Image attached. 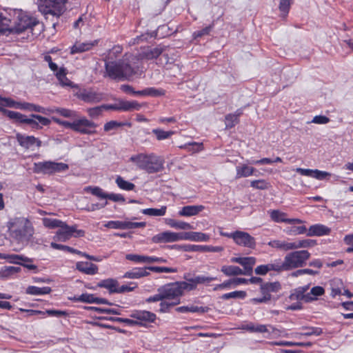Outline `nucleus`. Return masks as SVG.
<instances>
[{"instance_id": "nucleus-1", "label": "nucleus", "mask_w": 353, "mask_h": 353, "mask_svg": "<svg viewBox=\"0 0 353 353\" xmlns=\"http://www.w3.org/2000/svg\"><path fill=\"white\" fill-rule=\"evenodd\" d=\"M130 161L148 174L161 172L164 169V160L154 153L134 155L130 157Z\"/></svg>"}, {"instance_id": "nucleus-2", "label": "nucleus", "mask_w": 353, "mask_h": 353, "mask_svg": "<svg viewBox=\"0 0 353 353\" xmlns=\"http://www.w3.org/2000/svg\"><path fill=\"white\" fill-rule=\"evenodd\" d=\"M10 235L18 243H28L34 233L30 221L24 217L15 218L10 223Z\"/></svg>"}, {"instance_id": "nucleus-3", "label": "nucleus", "mask_w": 353, "mask_h": 353, "mask_svg": "<svg viewBox=\"0 0 353 353\" xmlns=\"http://www.w3.org/2000/svg\"><path fill=\"white\" fill-rule=\"evenodd\" d=\"M107 75L114 80L129 79L137 73L138 68H133L124 61H106L105 63Z\"/></svg>"}, {"instance_id": "nucleus-4", "label": "nucleus", "mask_w": 353, "mask_h": 353, "mask_svg": "<svg viewBox=\"0 0 353 353\" xmlns=\"http://www.w3.org/2000/svg\"><path fill=\"white\" fill-rule=\"evenodd\" d=\"M310 257V253L305 250H295L287 254L282 261L278 259L281 272L290 271L296 268H303L306 265Z\"/></svg>"}, {"instance_id": "nucleus-5", "label": "nucleus", "mask_w": 353, "mask_h": 353, "mask_svg": "<svg viewBox=\"0 0 353 353\" xmlns=\"http://www.w3.org/2000/svg\"><path fill=\"white\" fill-rule=\"evenodd\" d=\"M43 26L36 19L26 14H19L12 26L13 34H20L30 31L32 36L37 37L42 30Z\"/></svg>"}, {"instance_id": "nucleus-6", "label": "nucleus", "mask_w": 353, "mask_h": 353, "mask_svg": "<svg viewBox=\"0 0 353 353\" xmlns=\"http://www.w3.org/2000/svg\"><path fill=\"white\" fill-rule=\"evenodd\" d=\"M160 290L164 301L163 304H165V309L180 303V297L183 294L179 285V282L165 284L160 287Z\"/></svg>"}, {"instance_id": "nucleus-7", "label": "nucleus", "mask_w": 353, "mask_h": 353, "mask_svg": "<svg viewBox=\"0 0 353 353\" xmlns=\"http://www.w3.org/2000/svg\"><path fill=\"white\" fill-rule=\"evenodd\" d=\"M67 0H37L38 10L43 14H52L59 17L65 10Z\"/></svg>"}, {"instance_id": "nucleus-8", "label": "nucleus", "mask_w": 353, "mask_h": 353, "mask_svg": "<svg viewBox=\"0 0 353 353\" xmlns=\"http://www.w3.org/2000/svg\"><path fill=\"white\" fill-rule=\"evenodd\" d=\"M68 169V165L65 163L48 161L34 163L33 172L37 174H52L56 172L66 171Z\"/></svg>"}, {"instance_id": "nucleus-9", "label": "nucleus", "mask_w": 353, "mask_h": 353, "mask_svg": "<svg viewBox=\"0 0 353 353\" xmlns=\"http://www.w3.org/2000/svg\"><path fill=\"white\" fill-rule=\"evenodd\" d=\"M85 232L83 230H78L77 225H68L64 222L62 227H61L56 232L54 239L62 242H65L72 236L83 237L85 236Z\"/></svg>"}, {"instance_id": "nucleus-10", "label": "nucleus", "mask_w": 353, "mask_h": 353, "mask_svg": "<svg viewBox=\"0 0 353 353\" xmlns=\"http://www.w3.org/2000/svg\"><path fill=\"white\" fill-rule=\"evenodd\" d=\"M184 279L186 281H178L183 294L184 290H194L199 284L210 283L216 279V277L205 276L203 275H198L192 278H189L188 275H185Z\"/></svg>"}, {"instance_id": "nucleus-11", "label": "nucleus", "mask_w": 353, "mask_h": 353, "mask_svg": "<svg viewBox=\"0 0 353 353\" xmlns=\"http://www.w3.org/2000/svg\"><path fill=\"white\" fill-rule=\"evenodd\" d=\"M281 289L279 281L263 283L260 286L262 297L254 298L251 301L254 303H265L271 299V292H278Z\"/></svg>"}, {"instance_id": "nucleus-12", "label": "nucleus", "mask_w": 353, "mask_h": 353, "mask_svg": "<svg viewBox=\"0 0 353 353\" xmlns=\"http://www.w3.org/2000/svg\"><path fill=\"white\" fill-rule=\"evenodd\" d=\"M87 192H90L100 199H109L114 202L121 201L125 202V197L121 194L106 193L102 188L98 186H87L84 188Z\"/></svg>"}, {"instance_id": "nucleus-13", "label": "nucleus", "mask_w": 353, "mask_h": 353, "mask_svg": "<svg viewBox=\"0 0 353 353\" xmlns=\"http://www.w3.org/2000/svg\"><path fill=\"white\" fill-rule=\"evenodd\" d=\"M183 240V232H174L165 231L154 235L152 238V241L154 243H172Z\"/></svg>"}, {"instance_id": "nucleus-14", "label": "nucleus", "mask_w": 353, "mask_h": 353, "mask_svg": "<svg viewBox=\"0 0 353 353\" xmlns=\"http://www.w3.org/2000/svg\"><path fill=\"white\" fill-rule=\"evenodd\" d=\"M145 222H132L129 221H110L105 224V227L112 229L129 230L139 228H144Z\"/></svg>"}, {"instance_id": "nucleus-15", "label": "nucleus", "mask_w": 353, "mask_h": 353, "mask_svg": "<svg viewBox=\"0 0 353 353\" xmlns=\"http://www.w3.org/2000/svg\"><path fill=\"white\" fill-rule=\"evenodd\" d=\"M234 241L239 245L254 249L256 247L255 239L249 233L243 231H235Z\"/></svg>"}, {"instance_id": "nucleus-16", "label": "nucleus", "mask_w": 353, "mask_h": 353, "mask_svg": "<svg viewBox=\"0 0 353 353\" xmlns=\"http://www.w3.org/2000/svg\"><path fill=\"white\" fill-rule=\"evenodd\" d=\"M97 124L86 118H82L77 120V126L74 131L83 134H93L96 133L94 130Z\"/></svg>"}, {"instance_id": "nucleus-17", "label": "nucleus", "mask_w": 353, "mask_h": 353, "mask_svg": "<svg viewBox=\"0 0 353 353\" xmlns=\"http://www.w3.org/2000/svg\"><path fill=\"white\" fill-rule=\"evenodd\" d=\"M182 248L183 250L185 252H219L223 250V248L222 246L212 245L185 244Z\"/></svg>"}, {"instance_id": "nucleus-18", "label": "nucleus", "mask_w": 353, "mask_h": 353, "mask_svg": "<svg viewBox=\"0 0 353 353\" xmlns=\"http://www.w3.org/2000/svg\"><path fill=\"white\" fill-rule=\"evenodd\" d=\"M16 139L19 144L26 149H28L34 145H36L37 148H40L42 144L41 141L34 136H28L17 133L16 134Z\"/></svg>"}, {"instance_id": "nucleus-19", "label": "nucleus", "mask_w": 353, "mask_h": 353, "mask_svg": "<svg viewBox=\"0 0 353 353\" xmlns=\"http://www.w3.org/2000/svg\"><path fill=\"white\" fill-rule=\"evenodd\" d=\"M296 172L303 176H307L312 178H314L318 180H323L327 176H330L331 175L330 173L321 171L319 170H311V169H305L301 168H298L296 169Z\"/></svg>"}, {"instance_id": "nucleus-20", "label": "nucleus", "mask_w": 353, "mask_h": 353, "mask_svg": "<svg viewBox=\"0 0 353 353\" xmlns=\"http://www.w3.org/2000/svg\"><path fill=\"white\" fill-rule=\"evenodd\" d=\"M78 97L86 103H99L103 99V94L83 90L79 92Z\"/></svg>"}, {"instance_id": "nucleus-21", "label": "nucleus", "mask_w": 353, "mask_h": 353, "mask_svg": "<svg viewBox=\"0 0 353 353\" xmlns=\"http://www.w3.org/2000/svg\"><path fill=\"white\" fill-rule=\"evenodd\" d=\"M77 301L83 303H95L97 305H112V304L108 301L106 299L104 298H99L95 296L94 294H82L81 296H79L77 299Z\"/></svg>"}, {"instance_id": "nucleus-22", "label": "nucleus", "mask_w": 353, "mask_h": 353, "mask_svg": "<svg viewBox=\"0 0 353 353\" xmlns=\"http://www.w3.org/2000/svg\"><path fill=\"white\" fill-rule=\"evenodd\" d=\"M308 290V285L299 287L293 290L290 298L293 301H302L305 303H310V298L307 294Z\"/></svg>"}, {"instance_id": "nucleus-23", "label": "nucleus", "mask_w": 353, "mask_h": 353, "mask_svg": "<svg viewBox=\"0 0 353 353\" xmlns=\"http://www.w3.org/2000/svg\"><path fill=\"white\" fill-rule=\"evenodd\" d=\"M331 230L322 224H314L311 225L307 231V236H321L330 234Z\"/></svg>"}, {"instance_id": "nucleus-24", "label": "nucleus", "mask_w": 353, "mask_h": 353, "mask_svg": "<svg viewBox=\"0 0 353 353\" xmlns=\"http://www.w3.org/2000/svg\"><path fill=\"white\" fill-rule=\"evenodd\" d=\"M76 268L79 272L88 275H94L98 272V266L90 262L79 261L76 263Z\"/></svg>"}, {"instance_id": "nucleus-25", "label": "nucleus", "mask_w": 353, "mask_h": 353, "mask_svg": "<svg viewBox=\"0 0 353 353\" xmlns=\"http://www.w3.org/2000/svg\"><path fill=\"white\" fill-rule=\"evenodd\" d=\"M98 44V40L86 42H76L71 48V54L81 53L91 50L94 46Z\"/></svg>"}, {"instance_id": "nucleus-26", "label": "nucleus", "mask_w": 353, "mask_h": 353, "mask_svg": "<svg viewBox=\"0 0 353 353\" xmlns=\"http://www.w3.org/2000/svg\"><path fill=\"white\" fill-rule=\"evenodd\" d=\"M272 270L278 272H281L278 259L275 260L274 263L257 266L254 270V272L258 275H265L269 271Z\"/></svg>"}, {"instance_id": "nucleus-27", "label": "nucleus", "mask_w": 353, "mask_h": 353, "mask_svg": "<svg viewBox=\"0 0 353 353\" xmlns=\"http://www.w3.org/2000/svg\"><path fill=\"white\" fill-rule=\"evenodd\" d=\"M7 113V117L10 119L14 120L17 123H26L29 125L32 124L34 119L28 118L26 115L15 111H6Z\"/></svg>"}, {"instance_id": "nucleus-28", "label": "nucleus", "mask_w": 353, "mask_h": 353, "mask_svg": "<svg viewBox=\"0 0 353 353\" xmlns=\"http://www.w3.org/2000/svg\"><path fill=\"white\" fill-rule=\"evenodd\" d=\"M165 46H158L154 48H148L145 50L141 53V56L143 59L152 60L158 58L165 51Z\"/></svg>"}, {"instance_id": "nucleus-29", "label": "nucleus", "mask_w": 353, "mask_h": 353, "mask_svg": "<svg viewBox=\"0 0 353 353\" xmlns=\"http://www.w3.org/2000/svg\"><path fill=\"white\" fill-rule=\"evenodd\" d=\"M183 240H190L197 242H207L210 240V236L203 232H183Z\"/></svg>"}, {"instance_id": "nucleus-30", "label": "nucleus", "mask_w": 353, "mask_h": 353, "mask_svg": "<svg viewBox=\"0 0 353 353\" xmlns=\"http://www.w3.org/2000/svg\"><path fill=\"white\" fill-rule=\"evenodd\" d=\"M17 108H20L21 110H26L32 111V112H37L42 113L44 114H49V111H50V108H46L41 105H36V104L31 103H27V102L17 103Z\"/></svg>"}, {"instance_id": "nucleus-31", "label": "nucleus", "mask_w": 353, "mask_h": 353, "mask_svg": "<svg viewBox=\"0 0 353 353\" xmlns=\"http://www.w3.org/2000/svg\"><path fill=\"white\" fill-rule=\"evenodd\" d=\"M205 207L199 205H185L179 211V215L181 216H192L198 214L203 211Z\"/></svg>"}, {"instance_id": "nucleus-32", "label": "nucleus", "mask_w": 353, "mask_h": 353, "mask_svg": "<svg viewBox=\"0 0 353 353\" xmlns=\"http://www.w3.org/2000/svg\"><path fill=\"white\" fill-rule=\"evenodd\" d=\"M119 282L114 279H107L101 280L97 285L98 288H105L108 290L109 293L114 294L117 293V288H118Z\"/></svg>"}, {"instance_id": "nucleus-33", "label": "nucleus", "mask_w": 353, "mask_h": 353, "mask_svg": "<svg viewBox=\"0 0 353 353\" xmlns=\"http://www.w3.org/2000/svg\"><path fill=\"white\" fill-rule=\"evenodd\" d=\"M30 117L34 119L32 124L30 125V127L33 130L41 129L42 126H48L51 123L49 119L39 114H32Z\"/></svg>"}, {"instance_id": "nucleus-34", "label": "nucleus", "mask_w": 353, "mask_h": 353, "mask_svg": "<svg viewBox=\"0 0 353 353\" xmlns=\"http://www.w3.org/2000/svg\"><path fill=\"white\" fill-rule=\"evenodd\" d=\"M147 270L148 267L135 268L130 271L126 272L123 276V277L128 279H139L143 276H146L150 274Z\"/></svg>"}, {"instance_id": "nucleus-35", "label": "nucleus", "mask_w": 353, "mask_h": 353, "mask_svg": "<svg viewBox=\"0 0 353 353\" xmlns=\"http://www.w3.org/2000/svg\"><path fill=\"white\" fill-rule=\"evenodd\" d=\"M23 312H30L29 315L35 314H47L49 316L62 317L68 316L70 314L66 310H22Z\"/></svg>"}, {"instance_id": "nucleus-36", "label": "nucleus", "mask_w": 353, "mask_h": 353, "mask_svg": "<svg viewBox=\"0 0 353 353\" xmlns=\"http://www.w3.org/2000/svg\"><path fill=\"white\" fill-rule=\"evenodd\" d=\"M238 328L247 330L250 332L264 333L268 332V329L265 325L255 324L252 322L243 323Z\"/></svg>"}, {"instance_id": "nucleus-37", "label": "nucleus", "mask_w": 353, "mask_h": 353, "mask_svg": "<svg viewBox=\"0 0 353 353\" xmlns=\"http://www.w3.org/2000/svg\"><path fill=\"white\" fill-rule=\"evenodd\" d=\"M0 259H7L10 263H15V264H20L21 261L23 262H32L33 260L30 258L23 256L22 255H18V254H2L0 253Z\"/></svg>"}, {"instance_id": "nucleus-38", "label": "nucleus", "mask_w": 353, "mask_h": 353, "mask_svg": "<svg viewBox=\"0 0 353 353\" xmlns=\"http://www.w3.org/2000/svg\"><path fill=\"white\" fill-rule=\"evenodd\" d=\"M317 244L316 240L314 239H303L295 242H291L292 250L299 248H307L315 246Z\"/></svg>"}, {"instance_id": "nucleus-39", "label": "nucleus", "mask_w": 353, "mask_h": 353, "mask_svg": "<svg viewBox=\"0 0 353 353\" xmlns=\"http://www.w3.org/2000/svg\"><path fill=\"white\" fill-rule=\"evenodd\" d=\"M120 111L139 110L141 105L137 101H120Z\"/></svg>"}, {"instance_id": "nucleus-40", "label": "nucleus", "mask_w": 353, "mask_h": 353, "mask_svg": "<svg viewBox=\"0 0 353 353\" xmlns=\"http://www.w3.org/2000/svg\"><path fill=\"white\" fill-rule=\"evenodd\" d=\"M302 330L304 332L296 333V335L299 338L301 336H320L323 334V330L318 327H303Z\"/></svg>"}, {"instance_id": "nucleus-41", "label": "nucleus", "mask_w": 353, "mask_h": 353, "mask_svg": "<svg viewBox=\"0 0 353 353\" xmlns=\"http://www.w3.org/2000/svg\"><path fill=\"white\" fill-rule=\"evenodd\" d=\"M10 20L0 14V33L3 34H13L12 26H10Z\"/></svg>"}, {"instance_id": "nucleus-42", "label": "nucleus", "mask_w": 353, "mask_h": 353, "mask_svg": "<svg viewBox=\"0 0 353 353\" xmlns=\"http://www.w3.org/2000/svg\"><path fill=\"white\" fill-rule=\"evenodd\" d=\"M165 223L170 225L171 228H175V229H180V230H191L192 229V225H191L190 223L181 221H176L173 219H167L165 220Z\"/></svg>"}, {"instance_id": "nucleus-43", "label": "nucleus", "mask_w": 353, "mask_h": 353, "mask_svg": "<svg viewBox=\"0 0 353 353\" xmlns=\"http://www.w3.org/2000/svg\"><path fill=\"white\" fill-rule=\"evenodd\" d=\"M52 291V289L50 287H43L39 288L37 286H28L26 290V292L28 294H32V295H41V294H48L50 293Z\"/></svg>"}, {"instance_id": "nucleus-44", "label": "nucleus", "mask_w": 353, "mask_h": 353, "mask_svg": "<svg viewBox=\"0 0 353 353\" xmlns=\"http://www.w3.org/2000/svg\"><path fill=\"white\" fill-rule=\"evenodd\" d=\"M17 102H15L10 98L2 97L0 96V111L5 115L7 116V113L6 111H9L8 110L5 109V107L9 108H17Z\"/></svg>"}, {"instance_id": "nucleus-45", "label": "nucleus", "mask_w": 353, "mask_h": 353, "mask_svg": "<svg viewBox=\"0 0 353 353\" xmlns=\"http://www.w3.org/2000/svg\"><path fill=\"white\" fill-rule=\"evenodd\" d=\"M270 218L276 223H286L288 218L285 212H281L279 210H272L268 212Z\"/></svg>"}, {"instance_id": "nucleus-46", "label": "nucleus", "mask_w": 353, "mask_h": 353, "mask_svg": "<svg viewBox=\"0 0 353 353\" xmlns=\"http://www.w3.org/2000/svg\"><path fill=\"white\" fill-rule=\"evenodd\" d=\"M255 168L247 165L236 167V178L247 177L254 174Z\"/></svg>"}, {"instance_id": "nucleus-47", "label": "nucleus", "mask_w": 353, "mask_h": 353, "mask_svg": "<svg viewBox=\"0 0 353 353\" xmlns=\"http://www.w3.org/2000/svg\"><path fill=\"white\" fill-rule=\"evenodd\" d=\"M221 272L227 276L243 275V270L238 266L223 265Z\"/></svg>"}, {"instance_id": "nucleus-48", "label": "nucleus", "mask_w": 353, "mask_h": 353, "mask_svg": "<svg viewBox=\"0 0 353 353\" xmlns=\"http://www.w3.org/2000/svg\"><path fill=\"white\" fill-rule=\"evenodd\" d=\"M268 245L272 248L283 250L284 251L292 250V245L290 242H285L280 240H273L268 243Z\"/></svg>"}, {"instance_id": "nucleus-49", "label": "nucleus", "mask_w": 353, "mask_h": 353, "mask_svg": "<svg viewBox=\"0 0 353 353\" xmlns=\"http://www.w3.org/2000/svg\"><path fill=\"white\" fill-rule=\"evenodd\" d=\"M58 113L65 118H76L78 117L77 112L66 108L50 109L49 113Z\"/></svg>"}, {"instance_id": "nucleus-50", "label": "nucleus", "mask_w": 353, "mask_h": 353, "mask_svg": "<svg viewBox=\"0 0 353 353\" xmlns=\"http://www.w3.org/2000/svg\"><path fill=\"white\" fill-rule=\"evenodd\" d=\"M133 316L136 317L139 320L148 321V322H153L156 318V316L154 314H153L148 310H139Z\"/></svg>"}, {"instance_id": "nucleus-51", "label": "nucleus", "mask_w": 353, "mask_h": 353, "mask_svg": "<svg viewBox=\"0 0 353 353\" xmlns=\"http://www.w3.org/2000/svg\"><path fill=\"white\" fill-rule=\"evenodd\" d=\"M256 259L253 256L234 257L231 259L232 262L237 263L241 265L243 268L247 265H254L256 263Z\"/></svg>"}, {"instance_id": "nucleus-52", "label": "nucleus", "mask_w": 353, "mask_h": 353, "mask_svg": "<svg viewBox=\"0 0 353 353\" xmlns=\"http://www.w3.org/2000/svg\"><path fill=\"white\" fill-rule=\"evenodd\" d=\"M166 206H162L159 209L157 208H146L142 210V213L150 216H161L165 215L166 212Z\"/></svg>"}, {"instance_id": "nucleus-53", "label": "nucleus", "mask_w": 353, "mask_h": 353, "mask_svg": "<svg viewBox=\"0 0 353 353\" xmlns=\"http://www.w3.org/2000/svg\"><path fill=\"white\" fill-rule=\"evenodd\" d=\"M115 182L118 187L123 190H133L135 188V185L134 183L124 180L121 176H117Z\"/></svg>"}, {"instance_id": "nucleus-54", "label": "nucleus", "mask_w": 353, "mask_h": 353, "mask_svg": "<svg viewBox=\"0 0 353 353\" xmlns=\"http://www.w3.org/2000/svg\"><path fill=\"white\" fill-rule=\"evenodd\" d=\"M152 133L156 136L158 141H162L171 137L174 134L173 131H165L160 128H155L152 130Z\"/></svg>"}, {"instance_id": "nucleus-55", "label": "nucleus", "mask_w": 353, "mask_h": 353, "mask_svg": "<svg viewBox=\"0 0 353 353\" xmlns=\"http://www.w3.org/2000/svg\"><path fill=\"white\" fill-rule=\"evenodd\" d=\"M42 221L43 225L48 228H60L64 223V222L61 220L51 218H43Z\"/></svg>"}, {"instance_id": "nucleus-56", "label": "nucleus", "mask_w": 353, "mask_h": 353, "mask_svg": "<svg viewBox=\"0 0 353 353\" xmlns=\"http://www.w3.org/2000/svg\"><path fill=\"white\" fill-rule=\"evenodd\" d=\"M307 228L305 226H292L288 227L285 230V232L288 235H299L307 233Z\"/></svg>"}, {"instance_id": "nucleus-57", "label": "nucleus", "mask_w": 353, "mask_h": 353, "mask_svg": "<svg viewBox=\"0 0 353 353\" xmlns=\"http://www.w3.org/2000/svg\"><path fill=\"white\" fill-rule=\"evenodd\" d=\"M325 293V290L321 286H314L313 287L310 292H307V296L310 298V302H312L314 300L317 299V297L323 295Z\"/></svg>"}, {"instance_id": "nucleus-58", "label": "nucleus", "mask_w": 353, "mask_h": 353, "mask_svg": "<svg viewBox=\"0 0 353 353\" xmlns=\"http://www.w3.org/2000/svg\"><path fill=\"white\" fill-rule=\"evenodd\" d=\"M293 0H280L279 9L281 12V17L285 18L290 11Z\"/></svg>"}, {"instance_id": "nucleus-59", "label": "nucleus", "mask_w": 353, "mask_h": 353, "mask_svg": "<svg viewBox=\"0 0 353 353\" xmlns=\"http://www.w3.org/2000/svg\"><path fill=\"white\" fill-rule=\"evenodd\" d=\"M145 96L158 97L164 96L165 94V90L162 88H156L154 87H150L145 88Z\"/></svg>"}, {"instance_id": "nucleus-60", "label": "nucleus", "mask_w": 353, "mask_h": 353, "mask_svg": "<svg viewBox=\"0 0 353 353\" xmlns=\"http://www.w3.org/2000/svg\"><path fill=\"white\" fill-rule=\"evenodd\" d=\"M50 245H51V247L52 248L56 249V250H64V251H67V252H69L70 253H74V254H79H79H81V251H79L78 250H76V249H74L73 248L69 247L68 245L58 244V243H54V242H52Z\"/></svg>"}, {"instance_id": "nucleus-61", "label": "nucleus", "mask_w": 353, "mask_h": 353, "mask_svg": "<svg viewBox=\"0 0 353 353\" xmlns=\"http://www.w3.org/2000/svg\"><path fill=\"white\" fill-rule=\"evenodd\" d=\"M245 296L246 292L245 291H234L223 294L221 298L225 300L229 299H243Z\"/></svg>"}, {"instance_id": "nucleus-62", "label": "nucleus", "mask_w": 353, "mask_h": 353, "mask_svg": "<svg viewBox=\"0 0 353 353\" xmlns=\"http://www.w3.org/2000/svg\"><path fill=\"white\" fill-rule=\"evenodd\" d=\"M250 186L257 190H267L270 184L264 179H259L251 181Z\"/></svg>"}, {"instance_id": "nucleus-63", "label": "nucleus", "mask_w": 353, "mask_h": 353, "mask_svg": "<svg viewBox=\"0 0 353 353\" xmlns=\"http://www.w3.org/2000/svg\"><path fill=\"white\" fill-rule=\"evenodd\" d=\"M214 26V22H212L210 25H209L208 26H206L205 28H203L202 30L195 31L193 33L194 38L196 39L200 38L204 35H208L210 34V32H211V30L213 29Z\"/></svg>"}, {"instance_id": "nucleus-64", "label": "nucleus", "mask_w": 353, "mask_h": 353, "mask_svg": "<svg viewBox=\"0 0 353 353\" xmlns=\"http://www.w3.org/2000/svg\"><path fill=\"white\" fill-rule=\"evenodd\" d=\"M185 149L190 152H197L203 150V146L202 143L192 142L186 143L184 147Z\"/></svg>"}]
</instances>
